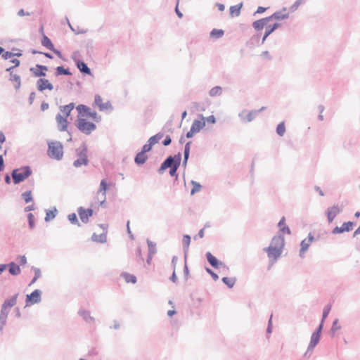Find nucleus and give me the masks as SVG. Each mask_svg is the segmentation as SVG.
<instances>
[{"label":"nucleus","mask_w":360,"mask_h":360,"mask_svg":"<svg viewBox=\"0 0 360 360\" xmlns=\"http://www.w3.org/2000/svg\"><path fill=\"white\" fill-rule=\"evenodd\" d=\"M353 229V223L352 221H347L342 224V225L340 227H335L333 230V233L334 234H338L342 233L343 232H348Z\"/></svg>","instance_id":"12"},{"label":"nucleus","mask_w":360,"mask_h":360,"mask_svg":"<svg viewBox=\"0 0 360 360\" xmlns=\"http://www.w3.org/2000/svg\"><path fill=\"white\" fill-rule=\"evenodd\" d=\"M76 109L78 111L77 127L82 133L90 134L96 129L94 122H98L100 117L96 112L91 111L89 107L82 104L77 105Z\"/></svg>","instance_id":"1"},{"label":"nucleus","mask_w":360,"mask_h":360,"mask_svg":"<svg viewBox=\"0 0 360 360\" xmlns=\"http://www.w3.org/2000/svg\"><path fill=\"white\" fill-rule=\"evenodd\" d=\"M49 105L47 103H42L41 105V110L44 111L49 108Z\"/></svg>","instance_id":"59"},{"label":"nucleus","mask_w":360,"mask_h":360,"mask_svg":"<svg viewBox=\"0 0 360 360\" xmlns=\"http://www.w3.org/2000/svg\"><path fill=\"white\" fill-rule=\"evenodd\" d=\"M241 7H242V4L231 6L229 8L231 16V17L239 16V15L240 13Z\"/></svg>","instance_id":"26"},{"label":"nucleus","mask_w":360,"mask_h":360,"mask_svg":"<svg viewBox=\"0 0 360 360\" xmlns=\"http://www.w3.org/2000/svg\"><path fill=\"white\" fill-rule=\"evenodd\" d=\"M179 163H175L172 167L170 169L169 174L171 176H174L176 175V170L179 167Z\"/></svg>","instance_id":"48"},{"label":"nucleus","mask_w":360,"mask_h":360,"mask_svg":"<svg viewBox=\"0 0 360 360\" xmlns=\"http://www.w3.org/2000/svg\"><path fill=\"white\" fill-rule=\"evenodd\" d=\"M205 126V118L202 117L200 120L193 121L191 129L186 134L187 138H191L195 134L199 132Z\"/></svg>","instance_id":"5"},{"label":"nucleus","mask_w":360,"mask_h":360,"mask_svg":"<svg viewBox=\"0 0 360 360\" xmlns=\"http://www.w3.org/2000/svg\"><path fill=\"white\" fill-rule=\"evenodd\" d=\"M68 219L73 224L77 223V216L75 213L69 214Z\"/></svg>","instance_id":"52"},{"label":"nucleus","mask_w":360,"mask_h":360,"mask_svg":"<svg viewBox=\"0 0 360 360\" xmlns=\"http://www.w3.org/2000/svg\"><path fill=\"white\" fill-rule=\"evenodd\" d=\"M276 132L279 136H283L285 132V127L284 122H281L277 126Z\"/></svg>","instance_id":"39"},{"label":"nucleus","mask_w":360,"mask_h":360,"mask_svg":"<svg viewBox=\"0 0 360 360\" xmlns=\"http://www.w3.org/2000/svg\"><path fill=\"white\" fill-rule=\"evenodd\" d=\"M17 260L18 262V263L23 266L25 265L26 263H27V259H26V257L25 256H18V258H17Z\"/></svg>","instance_id":"51"},{"label":"nucleus","mask_w":360,"mask_h":360,"mask_svg":"<svg viewBox=\"0 0 360 360\" xmlns=\"http://www.w3.org/2000/svg\"><path fill=\"white\" fill-rule=\"evenodd\" d=\"M6 137L2 131H0V149L2 148V144L5 142Z\"/></svg>","instance_id":"54"},{"label":"nucleus","mask_w":360,"mask_h":360,"mask_svg":"<svg viewBox=\"0 0 360 360\" xmlns=\"http://www.w3.org/2000/svg\"><path fill=\"white\" fill-rule=\"evenodd\" d=\"M74 103H70L68 105L61 106L60 108L62 115L68 117L70 115L71 111L74 109Z\"/></svg>","instance_id":"25"},{"label":"nucleus","mask_w":360,"mask_h":360,"mask_svg":"<svg viewBox=\"0 0 360 360\" xmlns=\"http://www.w3.org/2000/svg\"><path fill=\"white\" fill-rule=\"evenodd\" d=\"M222 89L220 86H214L210 91V96H217L221 95Z\"/></svg>","instance_id":"36"},{"label":"nucleus","mask_w":360,"mask_h":360,"mask_svg":"<svg viewBox=\"0 0 360 360\" xmlns=\"http://www.w3.org/2000/svg\"><path fill=\"white\" fill-rule=\"evenodd\" d=\"M40 276V271L39 269H37L35 270V276L34 277V278L32 279L31 284H33L37 280V278Z\"/></svg>","instance_id":"55"},{"label":"nucleus","mask_w":360,"mask_h":360,"mask_svg":"<svg viewBox=\"0 0 360 360\" xmlns=\"http://www.w3.org/2000/svg\"><path fill=\"white\" fill-rule=\"evenodd\" d=\"M10 80L13 83V85L15 89H19L20 86V77L17 74H13L11 72L10 74Z\"/></svg>","instance_id":"27"},{"label":"nucleus","mask_w":360,"mask_h":360,"mask_svg":"<svg viewBox=\"0 0 360 360\" xmlns=\"http://www.w3.org/2000/svg\"><path fill=\"white\" fill-rule=\"evenodd\" d=\"M193 188L191 190V194L193 195L194 193L199 192L201 189V185L199 183H197L195 181H192Z\"/></svg>","instance_id":"41"},{"label":"nucleus","mask_w":360,"mask_h":360,"mask_svg":"<svg viewBox=\"0 0 360 360\" xmlns=\"http://www.w3.org/2000/svg\"><path fill=\"white\" fill-rule=\"evenodd\" d=\"M207 271L208 273H210L212 275V276L214 278V280L218 279V276L217 274H215L212 271H211L209 269H207Z\"/></svg>","instance_id":"60"},{"label":"nucleus","mask_w":360,"mask_h":360,"mask_svg":"<svg viewBox=\"0 0 360 360\" xmlns=\"http://www.w3.org/2000/svg\"><path fill=\"white\" fill-rule=\"evenodd\" d=\"M77 68L79 69V70L84 73L90 75L91 71L90 69L87 67L85 63L79 60L77 62Z\"/></svg>","instance_id":"33"},{"label":"nucleus","mask_w":360,"mask_h":360,"mask_svg":"<svg viewBox=\"0 0 360 360\" xmlns=\"http://www.w3.org/2000/svg\"><path fill=\"white\" fill-rule=\"evenodd\" d=\"M331 309V307L330 305H327L324 307L323 309V316H322V320H321V322L322 323V325L323 324V322H324V320L326 319V317L328 316L330 311Z\"/></svg>","instance_id":"42"},{"label":"nucleus","mask_w":360,"mask_h":360,"mask_svg":"<svg viewBox=\"0 0 360 360\" xmlns=\"http://www.w3.org/2000/svg\"><path fill=\"white\" fill-rule=\"evenodd\" d=\"M174 165V158L172 157L167 158L162 164L160 169L164 170L168 167H172V166Z\"/></svg>","instance_id":"29"},{"label":"nucleus","mask_w":360,"mask_h":360,"mask_svg":"<svg viewBox=\"0 0 360 360\" xmlns=\"http://www.w3.org/2000/svg\"><path fill=\"white\" fill-rule=\"evenodd\" d=\"M41 44L44 46L48 48L49 50L53 51L54 53H56L58 56H60V52L54 49V46L51 41L44 34L41 40Z\"/></svg>","instance_id":"19"},{"label":"nucleus","mask_w":360,"mask_h":360,"mask_svg":"<svg viewBox=\"0 0 360 360\" xmlns=\"http://www.w3.org/2000/svg\"><path fill=\"white\" fill-rule=\"evenodd\" d=\"M11 63L13 64V66L9 68H7V70H6L7 71H10L11 69H12L14 67L18 66L20 64V61L16 58L11 60Z\"/></svg>","instance_id":"53"},{"label":"nucleus","mask_w":360,"mask_h":360,"mask_svg":"<svg viewBox=\"0 0 360 360\" xmlns=\"http://www.w3.org/2000/svg\"><path fill=\"white\" fill-rule=\"evenodd\" d=\"M278 226L280 229V232L283 234H290V230L285 224V219L284 217H283L278 222Z\"/></svg>","instance_id":"24"},{"label":"nucleus","mask_w":360,"mask_h":360,"mask_svg":"<svg viewBox=\"0 0 360 360\" xmlns=\"http://www.w3.org/2000/svg\"><path fill=\"white\" fill-rule=\"evenodd\" d=\"M106 231L103 229L102 233L99 234L94 233L92 235L91 239L95 242L104 243L106 241Z\"/></svg>","instance_id":"22"},{"label":"nucleus","mask_w":360,"mask_h":360,"mask_svg":"<svg viewBox=\"0 0 360 360\" xmlns=\"http://www.w3.org/2000/svg\"><path fill=\"white\" fill-rule=\"evenodd\" d=\"M222 281L229 288H232L236 283V279L234 278L224 277Z\"/></svg>","instance_id":"38"},{"label":"nucleus","mask_w":360,"mask_h":360,"mask_svg":"<svg viewBox=\"0 0 360 360\" xmlns=\"http://www.w3.org/2000/svg\"><path fill=\"white\" fill-rule=\"evenodd\" d=\"M182 243H183L184 246L186 248H188L191 243V237L188 235H185L183 238Z\"/></svg>","instance_id":"46"},{"label":"nucleus","mask_w":360,"mask_h":360,"mask_svg":"<svg viewBox=\"0 0 360 360\" xmlns=\"http://www.w3.org/2000/svg\"><path fill=\"white\" fill-rule=\"evenodd\" d=\"M288 18V13L286 12L285 10L283 11H278L274 13L272 15L268 17V18H271V22L273 20H284Z\"/></svg>","instance_id":"21"},{"label":"nucleus","mask_w":360,"mask_h":360,"mask_svg":"<svg viewBox=\"0 0 360 360\" xmlns=\"http://www.w3.org/2000/svg\"><path fill=\"white\" fill-rule=\"evenodd\" d=\"M280 26V24L277 22L271 23V22H267L266 25H265V34L263 37L262 41L264 42L266 37L271 34L278 27Z\"/></svg>","instance_id":"16"},{"label":"nucleus","mask_w":360,"mask_h":360,"mask_svg":"<svg viewBox=\"0 0 360 360\" xmlns=\"http://www.w3.org/2000/svg\"><path fill=\"white\" fill-rule=\"evenodd\" d=\"M340 328L341 327L338 323V320H335L330 329L332 335H333L337 330L340 329Z\"/></svg>","instance_id":"43"},{"label":"nucleus","mask_w":360,"mask_h":360,"mask_svg":"<svg viewBox=\"0 0 360 360\" xmlns=\"http://www.w3.org/2000/svg\"><path fill=\"white\" fill-rule=\"evenodd\" d=\"M4 168V160L3 157L0 155V171L2 170Z\"/></svg>","instance_id":"63"},{"label":"nucleus","mask_w":360,"mask_h":360,"mask_svg":"<svg viewBox=\"0 0 360 360\" xmlns=\"http://www.w3.org/2000/svg\"><path fill=\"white\" fill-rule=\"evenodd\" d=\"M152 147H153V145L148 141V143L145 144L143 146V149H142L141 152L146 153V152L150 151L151 150Z\"/></svg>","instance_id":"50"},{"label":"nucleus","mask_w":360,"mask_h":360,"mask_svg":"<svg viewBox=\"0 0 360 360\" xmlns=\"http://www.w3.org/2000/svg\"><path fill=\"white\" fill-rule=\"evenodd\" d=\"M265 10H266L265 8L259 6V7H258V8L257 10V13H262L264 12Z\"/></svg>","instance_id":"62"},{"label":"nucleus","mask_w":360,"mask_h":360,"mask_svg":"<svg viewBox=\"0 0 360 360\" xmlns=\"http://www.w3.org/2000/svg\"><path fill=\"white\" fill-rule=\"evenodd\" d=\"M163 137V134L158 133L155 136H151L148 141L153 146L157 143Z\"/></svg>","instance_id":"35"},{"label":"nucleus","mask_w":360,"mask_h":360,"mask_svg":"<svg viewBox=\"0 0 360 360\" xmlns=\"http://www.w3.org/2000/svg\"><path fill=\"white\" fill-rule=\"evenodd\" d=\"M88 163L87 155L86 151L81 152L79 158L74 162V166L79 167L82 165H86Z\"/></svg>","instance_id":"18"},{"label":"nucleus","mask_w":360,"mask_h":360,"mask_svg":"<svg viewBox=\"0 0 360 360\" xmlns=\"http://www.w3.org/2000/svg\"><path fill=\"white\" fill-rule=\"evenodd\" d=\"M107 190V184L105 179H103L100 184V188L98 191V193H101L103 196V200L101 201V204H102L105 199V193Z\"/></svg>","instance_id":"28"},{"label":"nucleus","mask_w":360,"mask_h":360,"mask_svg":"<svg viewBox=\"0 0 360 360\" xmlns=\"http://www.w3.org/2000/svg\"><path fill=\"white\" fill-rule=\"evenodd\" d=\"M28 220H29V224L30 228H33L34 226V215L32 213H30L27 215Z\"/></svg>","instance_id":"49"},{"label":"nucleus","mask_w":360,"mask_h":360,"mask_svg":"<svg viewBox=\"0 0 360 360\" xmlns=\"http://www.w3.org/2000/svg\"><path fill=\"white\" fill-rule=\"evenodd\" d=\"M171 141H172L171 138L169 136H167L165 138V139L163 141L162 143L164 146H168L171 143Z\"/></svg>","instance_id":"57"},{"label":"nucleus","mask_w":360,"mask_h":360,"mask_svg":"<svg viewBox=\"0 0 360 360\" xmlns=\"http://www.w3.org/2000/svg\"><path fill=\"white\" fill-rule=\"evenodd\" d=\"M77 212H78L79 219L84 223H87L89 221V217H91L93 215V210L91 208L84 209V207H80L78 209Z\"/></svg>","instance_id":"10"},{"label":"nucleus","mask_w":360,"mask_h":360,"mask_svg":"<svg viewBox=\"0 0 360 360\" xmlns=\"http://www.w3.org/2000/svg\"><path fill=\"white\" fill-rule=\"evenodd\" d=\"M6 268V266L5 264H0V274L4 271Z\"/></svg>","instance_id":"64"},{"label":"nucleus","mask_w":360,"mask_h":360,"mask_svg":"<svg viewBox=\"0 0 360 360\" xmlns=\"http://www.w3.org/2000/svg\"><path fill=\"white\" fill-rule=\"evenodd\" d=\"M271 22V18H265L261 20L255 21L252 24L253 27L257 30H261L263 28H265V25H266L267 22Z\"/></svg>","instance_id":"20"},{"label":"nucleus","mask_w":360,"mask_h":360,"mask_svg":"<svg viewBox=\"0 0 360 360\" xmlns=\"http://www.w3.org/2000/svg\"><path fill=\"white\" fill-rule=\"evenodd\" d=\"M284 247V238L281 236H274L268 248L266 249L268 257L271 263H274L281 256Z\"/></svg>","instance_id":"2"},{"label":"nucleus","mask_w":360,"mask_h":360,"mask_svg":"<svg viewBox=\"0 0 360 360\" xmlns=\"http://www.w3.org/2000/svg\"><path fill=\"white\" fill-rule=\"evenodd\" d=\"M56 73H57L58 75H70V71L68 69H65L62 66H58V67L56 68Z\"/></svg>","instance_id":"40"},{"label":"nucleus","mask_w":360,"mask_h":360,"mask_svg":"<svg viewBox=\"0 0 360 360\" xmlns=\"http://www.w3.org/2000/svg\"><path fill=\"white\" fill-rule=\"evenodd\" d=\"M223 35L224 31L222 30L214 29L210 33V37L213 38H220Z\"/></svg>","instance_id":"37"},{"label":"nucleus","mask_w":360,"mask_h":360,"mask_svg":"<svg viewBox=\"0 0 360 360\" xmlns=\"http://www.w3.org/2000/svg\"><path fill=\"white\" fill-rule=\"evenodd\" d=\"M176 314V311H175V310H174V309L169 310V311H167V315H168L169 316H170V317H172V316L174 314Z\"/></svg>","instance_id":"61"},{"label":"nucleus","mask_w":360,"mask_h":360,"mask_svg":"<svg viewBox=\"0 0 360 360\" xmlns=\"http://www.w3.org/2000/svg\"><path fill=\"white\" fill-rule=\"evenodd\" d=\"M48 155L53 159L60 160L63 156V146L59 141H50L48 143Z\"/></svg>","instance_id":"3"},{"label":"nucleus","mask_w":360,"mask_h":360,"mask_svg":"<svg viewBox=\"0 0 360 360\" xmlns=\"http://www.w3.org/2000/svg\"><path fill=\"white\" fill-rule=\"evenodd\" d=\"M190 144H191V142H188L186 144V146H185V150H184V159H185V161L187 160V159L188 158V155H189Z\"/></svg>","instance_id":"47"},{"label":"nucleus","mask_w":360,"mask_h":360,"mask_svg":"<svg viewBox=\"0 0 360 360\" xmlns=\"http://www.w3.org/2000/svg\"><path fill=\"white\" fill-rule=\"evenodd\" d=\"M9 266V272L12 275H18L20 274V268L19 266L16 265L14 262H11L8 264Z\"/></svg>","instance_id":"31"},{"label":"nucleus","mask_w":360,"mask_h":360,"mask_svg":"<svg viewBox=\"0 0 360 360\" xmlns=\"http://www.w3.org/2000/svg\"><path fill=\"white\" fill-rule=\"evenodd\" d=\"M32 174V171L29 167H21L14 169L12 172L13 182L19 184L29 177Z\"/></svg>","instance_id":"4"},{"label":"nucleus","mask_w":360,"mask_h":360,"mask_svg":"<svg viewBox=\"0 0 360 360\" xmlns=\"http://www.w3.org/2000/svg\"><path fill=\"white\" fill-rule=\"evenodd\" d=\"M323 327L322 323H321L318 330L316 332H314L311 337V341L309 344V347L313 349L319 342L320 340V334L321 332Z\"/></svg>","instance_id":"13"},{"label":"nucleus","mask_w":360,"mask_h":360,"mask_svg":"<svg viewBox=\"0 0 360 360\" xmlns=\"http://www.w3.org/2000/svg\"><path fill=\"white\" fill-rule=\"evenodd\" d=\"M207 122L214 124L215 123V117L214 115H210L206 118Z\"/></svg>","instance_id":"56"},{"label":"nucleus","mask_w":360,"mask_h":360,"mask_svg":"<svg viewBox=\"0 0 360 360\" xmlns=\"http://www.w3.org/2000/svg\"><path fill=\"white\" fill-rule=\"evenodd\" d=\"M37 88L39 91H52L53 89V84L47 79L40 78L37 82Z\"/></svg>","instance_id":"8"},{"label":"nucleus","mask_w":360,"mask_h":360,"mask_svg":"<svg viewBox=\"0 0 360 360\" xmlns=\"http://www.w3.org/2000/svg\"><path fill=\"white\" fill-rule=\"evenodd\" d=\"M255 115V112H250V111H243L240 114L241 118L248 122H250L252 120Z\"/></svg>","instance_id":"32"},{"label":"nucleus","mask_w":360,"mask_h":360,"mask_svg":"<svg viewBox=\"0 0 360 360\" xmlns=\"http://www.w3.org/2000/svg\"><path fill=\"white\" fill-rule=\"evenodd\" d=\"M94 103L101 111H105L112 109L111 103L109 101H105L100 95H96L95 96Z\"/></svg>","instance_id":"7"},{"label":"nucleus","mask_w":360,"mask_h":360,"mask_svg":"<svg viewBox=\"0 0 360 360\" xmlns=\"http://www.w3.org/2000/svg\"><path fill=\"white\" fill-rule=\"evenodd\" d=\"M46 70L47 67L41 65H37L35 67L30 68V71L34 77H44Z\"/></svg>","instance_id":"15"},{"label":"nucleus","mask_w":360,"mask_h":360,"mask_svg":"<svg viewBox=\"0 0 360 360\" xmlns=\"http://www.w3.org/2000/svg\"><path fill=\"white\" fill-rule=\"evenodd\" d=\"M148 158V156L146 155V153L143 152L139 153L136 158H135V162L138 165H141L145 163Z\"/></svg>","instance_id":"30"},{"label":"nucleus","mask_w":360,"mask_h":360,"mask_svg":"<svg viewBox=\"0 0 360 360\" xmlns=\"http://www.w3.org/2000/svg\"><path fill=\"white\" fill-rule=\"evenodd\" d=\"M13 56V54L11 52H6L5 53L3 54V57L5 59L11 58Z\"/></svg>","instance_id":"58"},{"label":"nucleus","mask_w":360,"mask_h":360,"mask_svg":"<svg viewBox=\"0 0 360 360\" xmlns=\"http://www.w3.org/2000/svg\"><path fill=\"white\" fill-rule=\"evenodd\" d=\"M56 210H48L46 214L45 220L49 221L56 217Z\"/></svg>","instance_id":"44"},{"label":"nucleus","mask_w":360,"mask_h":360,"mask_svg":"<svg viewBox=\"0 0 360 360\" xmlns=\"http://www.w3.org/2000/svg\"><path fill=\"white\" fill-rule=\"evenodd\" d=\"M57 122V126L60 131H67L69 122L68 117L63 116L61 114L57 115L56 117Z\"/></svg>","instance_id":"11"},{"label":"nucleus","mask_w":360,"mask_h":360,"mask_svg":"<svg viewBox=\"0 0 360 360\" xmlns=\"http://www.w3.org/2000/svg\"><path fill=\"white\" fill-rule=\"evenodd\" d=\"M342 211V208L339 205H333L328 208L326 210V216L329 223H331L335 217Z\"/></svg>","instance_id":"9"},{"label":"nucleus","mask_w":360,"mask_h":360,"mask_svg":"<svg viewBox=\"0 0 360 360\" xmlns=\"http://www.w3.org/2000/svg\"><path fill=\"white\" fill-rule=\"evenodd\" d=\"M122 276L127 283H135L136 282V278L134 275L129 274L128 273L122 274Z\"/></svg>","instance_id":"34"},{"label":"nucleus","mask_w":360,"mask_h":360,"mask_svg":"<svg viewBox=\"0 0 360 360\" xmlns=\"http://www.w3.org/2000/svg\"><path fill=\"white\" fill-rule=\"evenodd\" d=\"M41 300V292L39 290H35L30 295H27L26 301L27 302L32 304L37 303Z\"/></svg>","instance_id":"14"},{"label":"nucleus","mask_w":360,"mask_h":360,"mask_svg":"<svg viewBox=\"0 0 360 360\" xmlns=\"http://www.w3.org/2000/svg\"><path fill=\"white\" fill-rule=\"evenodd\" d=\"M22 197L25 200V201L26 202H30L32 200V193L31 191H27V192H25L23 194H22Z\"/></svg>","instance_id":"45"},{"label":"nucleus","mask_w":360,"mask_h":360,"mask_svg":"<svg viewBox=\"0 0 360 360\" xmlns=\"http://www.w3.org/2000/svg\"><path fill=\"white\" fill-rule=\"evenodd\" d=\"M206 257L209 263L215 269L220 268L221 266H224V264L219 262L214 255H212L210 252H207L206 254Z\"/></svg>","instance_id":"17"},{"label":"nucleus","mask_w":360,"mask_h":360,"mask_svg":"<svg viewBox=\"0 0 360 360\" xmlns=\"http://www.w3.org/2000/svg\"><path fill=\"white\" fill-rule=\"evenodd\" d=\"M313 240V237L309 236L307 238L304 239L301 243L300 255L304 254L308 249L309 246Z\"/></svg>","instance_id":"23"},{"label":"nucleus","mask_w":360,"mask_h":360,"mask_svg":"<svg viewBox=\"0 0 360 360\" xmlns=\"http://www.w3.org/2000/svg\"><path fill=\"white\" fill-rule=\"evenodd\" d=\"M17 302V295L13 296L10 299L6 300L2 305L1 313L0 315V319H2L4 321L6 319L8 311L11 307L15 305Z\"/></svg>","instance_id":"6"}]
</instances>
